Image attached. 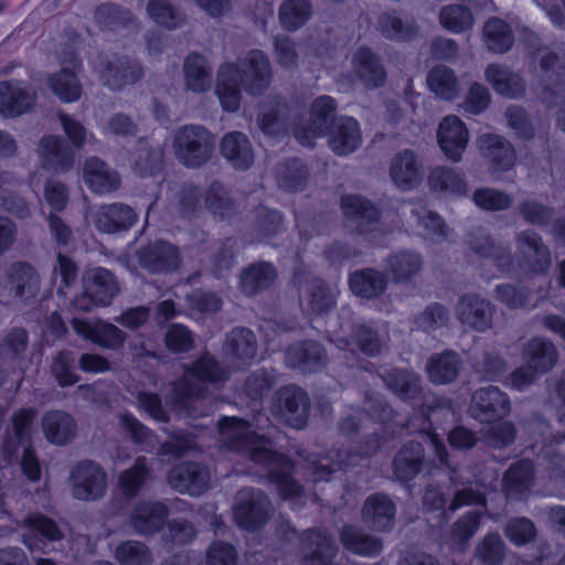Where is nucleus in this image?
Masks as SVG:
<instances>
[{"instance_id": "18", "label": "nucleus", "mask_w": 565, "mask_h": 565, "mask_svg": "<svg viewBox=\"0 0 565 565\" xmlns=\"http://www.w3.org/2000/svg\"><path fill=\"white\" fill-rule=\"evenodd\" d=\"M169 482L179 492L198 495L206 489L209 473L198 465L179 466L170 472Z\"/></svg>"}, {"instance_id": "5", "label": "nucleus", "mask_w": 565, "mask_h": 565, "mask_svg": "<svg viewBox=\"0 0 565 565\" xmlns=\"http://www.w3.org/2000/svg\"><path fill=\"white\" fill-rule=\"evenodd\" d=\"M34 418V411L31 408L21 409L12 418L13 436L9 437L2 446L3 461L10 462L13 456H18V451L22 448L21 468L26 478L31 481L39 480L41 468L33 451L28 446L29 425ZM2 468V459H0Z\"/></svg>"}, {"instance_id": "30", "label": "nucleus", "mask_w": 565, "mask_h": 565, "mask_svg": "<svg viewBox=\"0 0 565 565\" xmlns=\"http://www.w3.org/2000/svg\"><path fill=\"white\" fill-rule=\"evenodd\" d=\"M479 143L487 156L491 158L492 164L498 170H508L514 163V151L511 146L499 136L482 135Z\"/></svg>"}, {"instance_id": "32", "label": "nucleus", "mask_w": 565, "mask_h": 565, "mask_svg": "<svg viewBox=\"0 0 565 565\" xmlns=\"http://www.w3.org/2000/svg\"><path fill=\"white\" fill-rule=\"evenodd\" d=\"M184 77L186 87L195 93L210 88L211 75L205 57L196 54L189 55L184 63Z\"/></svg>"}, {"instance_id": "6", "label": "nucleus", "mask_w": 565, "mask_h": 565, "mask_svg": "<svg viewBox=\"0 0 565 565\" xmlns=\"http://www.w3.org/2000/svg\"><path fill=\"white\" fill-rule=\"evenodd\" d=\"M173 147L175 156L183 164L195 167L209 159L212 150V138L201 127H183L177 132Z\"/></svg>"}, {"instance_id": "38", "label": "nucleus", "mask_w": 565, "mask_h": 565, "mask_svg": "<svg viewBox=\"0 0 565 565\" xmlns=\"http://www.w3.org/2000/svg\"><path fill=\"white\" fill-rule=\"evenodd\" d=\"M275 278V270L270 264L262 263L247 268L241 277L242 290L254 294L269 285Z\"/></svg>"}, {"instance_id": "25", "label": "nucleus", "mask_w": 565, "mask_h": 565, "mask_svg": "<svg viewBox=\"0 0 565 565\" xmlns=\"http://www.w3.org/2000/svg\"><path fill=\"white\" fill-rule=\"evenodd\" d=\"M460 321L477 330H483L489 326L490 307L476 296L463 297L457 308Z\"/></svg>"}, {"instance_id": "28", "label": "nucleus", "mask_w": 565, "mask_h": 565, "mask_svg": "<svg viewBox=\"0 0 565 565\" xmlns=\"http://www.w3.org/2000/svg\"><path fill=\"white\" fill-rule=\"evenodd\" d=\"M167 509L162 503H142L131 514V525L140 533H151L161 527Z\"/></svg>"}, {"instance_id": "2", "label": "nucleus", "mask_w": 565, "mask_h": 565, "mask_svg": "<svg viewBox=\"0 0 565 565\" xmlns=\"http://www.w3.org/2000/svg\"><path fill=\"white\" fill-rule=\"evenodd\" d=\"M271 78L268 60L260 51L247 53L239 63L223 64L217 74L216 94L223 109L234 111L239 106V85L249 94L262 93Z\"/></svg>"}, {"instance_id": "9", "label": "nucleus", "mask_w": 565, "mask_h": 565, "mask_svg": "<svg viewBox=\"0 0 565 565\" xmlns=\"http://www.w3.org/2000/svg\"><path fill=\"white\" fill-rule=\"evenodd\" d=\"M267 513L268 500L262 492L245 489L238 493L234 516L239 526L253 529L265 522Z\"/></svg>"}, {"instance_id": "3", "label": "nucleus", "mask_w": 565, "mask_h": 565, "mask_svg": "<svg viewBox=\"0 0 565 565\" xmlns=\"http://www.w3.org/2000/svg\"><path fill=\"white\" fill-rule=\"evenodd\" d=\"M509 412L508 397L495 387H486L476 391L472 395L470 413L480 422L488 423L489 435L487 443L500 447L513 440L514 429L509 423H501Z\"/></svg>"}, {"instance_id": "57", "label": "nucleus", "mask_w": 565, "mask_h": 565, "mask_svg": "<svg viewBox=\"0 0 565 565\" xmlns=\"http://www.w3.org/2000/svg\"><path fill=\"white\" fill-rule=\"evenodd\" d=\"M383 33L394 40L411 39L414 32L413 23L396 15H386L382 20Z\"/></svg>"}, {"instance_id": "62", "label": "nucleus", "mask_w": 565, "mask_h": 565, "mask_svg": "<svg viewBox=\"0 0 565 565\" xmlns=\"http://www.w3.org/2000/svg\"><path fill=\"white\" fill-rule=\"evenodd\" d=\"M507 535L513 543L522 545L534 536V526L529 520H514L508 525Z\"/></svg>"}, {"instance_id": "16", "label": "nucleus", "mask_w": 565, "mask_h": 565, "mask_svg": "<svg viewBox=\"0 0 565 565\" xmlns=\"http://www.w3.org/2000/svg\"><path fill=\"white\" fill-rule=\"evenodd\" d=\"M72 324L78 335L100 347L116 348L122 343L121 331L113 324L82 319H73Z\"/></svg>"}, {"instance_id": "20", "label": "nucleus", "mask_w": 565, "mask_h": 565, "mask_svg": "<svg viewBox=\"0 0 565 565\" xmlns=\"http://www.w3.org/2000/svg\"><path fill=\"white\" fill-rule=\"evenodd\" d=\"M138 260L141 267L151 273H164L177 268L179 253L173 245L158 242L140 252Z\"/></svg>"}, {"instance_id": "49", "label": "nucleus", "mask_w": 565, "mask_h": 565, "mask_svg": "<svg viewBox=\"0 0 565 565\" xmlns=\"http://www.w3.org/2000/svg\"><path fill=\"white\" fill-rule=\"evenodd\" d=\"M518 247L526 257L536 262L535 270H545L548 265V253L535 234L526 232L520 235Z\"/></svg>"}, {"instance_id": "51", "label": "nucleus", "mask_w": 565, "mask_h": 565, "mask_svg": "<svg viewBox=\"0 0 565 565\" xmlns=\"http://www.w3.org/2000/svg\"><path fill=\"white\" fill-rule=\"evenodd\" d=\"M440 23L452 32H461L471 25L472 17L461 6H449L441 10Z\"/></svg>"}, {"instance_id": "63", "label": "nucleus", "mask_w": 565, "mask_h": 565, "mask_svg": "<svg viewBox=\"0 0 565 565\" xmlns=\"http://www.w3.org/2000/svg\"><path fill=\"white\" fill-rule=\"evenodd\" d=\"M96 21L109 30H115L126 21V14L111 4H105L97 9Z\"/></svg>"}, {"instance_id": "29", "label": "nucleus", "mask_w": 565, "mask_h": 565, "mask_svg": "<svg viewBox=\"0 0 565 565\" xmlns=\"http://www.w3.org/2000/svg\"><path fill=\"white\" fill-rule=\"evenodd\" d=\"M352 64L358 77L370 86L382 85L385 72L367 49L361 47L352 55Z\"/></svg>"}, {"instance_id": "59", "label": "nucleus", "mask_w": 565, "mask_h": 565, "mask_svg": "<svg viewBox=\"0 0 565 565\" xmlns=\"http://www.w3.org/2000/svg\"><path fill=\"white\" fill-rule=\"evenodd\" d=\"M478 556L490 565L498 564L503 554V544L498 535H489L478 547Z\"/></svg>"}, {"instance_id": "26", "label": "nucleus", "mask_w": 565, "mask_h": 565, "mask_svg": "<svg viewBox=\"0 0 565 565\" xmlns=\"http://www.w3.org/2000/svg\"><path fill=\"white\" fill-rule=\"evenodd\" d=\"M42 428L46 439L56 445L67 443L75 434L73 418L62 412L47 413L43 418Z\"/></svg>"}, {"instance_id": "22", "label": "nucleus", "mask_w": 565, "mask_h": 565, "mask_svg": "<svg viewBox=\"0 0 565 565\" xmlns=\"http://www.w3.org/2000/svg\"><path fill=\"white\" fill-rule=\"evenodd\" d=\"M390 175L397 188L409 190L422 180V166L413 152L404 151L392 161Z\"/></svg>"}, {"instance_id": "52", "label": "nucleus", "mask_w": 565, "mask_h": 565, "mask_svg": "<svg viewBox=\"0 0 565 565\" xmlns=\"http://www.w3.org/2000/svg\"><path fill=\"white\" fill-rule=\"evenodd\" d=\"M386 385L397 395L411 397L417 391V377L408 372L394 371L383 376Z\"/></svg>"}, {"instance_id": "23", "label": "nucleus", "mask_w": 565, "mask_h": 565, "mask_svg": "<svg viewBox=\"0 0 565 565\" xmlns=\"http://www.w3.org/2000/svg\"><path fill=\"white\" fill-rule=\"evenodd\" d=\"M395 508L392 501L382 494L370 497L363 508V518L369 526L377 531H387L392 527Z\"/></svg>"}, {"instance_id": "43", "label": "nucleus", "mask_w": 565, "mask_h": 565, "mask_svg": "<svg viewBox=\"0 0 565 565\" xmlns=\"http://www.w3.org/2000/svg\"><path fill=\"white\" fill-rule=\"evenodd\" d=\"M422 448L418 444L403 448L394 460V468L399 479L415 476L420 467Z\"/></svg>"}, {"instance_id": "64", "label": "nucleus", "mask_w": 565, "mask_h": 565, "mask_svg": "<svg viewBox=\"0 0 565 565\" xmlns=\"http://www.w3.org/2000/svg\"><path fill=\"white\" fill-rule=\"evenodd\" d=\"M209 565H234L235 553L232 546L214 543L207 552Z\"/></svg>"}, {"instance_id": "54", "label": "nucleus", "mask_w": 565, "mask_h": 565, "mask_svg": "<svg viewBox=\"0 0 565 565\" xmlns=\"http://www.w3.org/2000/svg\"><path fill=\"white\" fill-rule=\"evenodd\" d=\"M116 558L121 565H147L149 555L146 547L138 542H126L116 551Z\"/></svg>"}, {"instance_id": "4", "label": "nucleus", "mask_w": 565, "mask_h": 565, "mask_svg": "<svg viewBox=\"0 0 565 565\" xmlns=\"http://www.w3.org/2000/svg\"><path fill=\"white\" fill-rule=\"evenodd\" d=\"M224 379V372L218 370L210 355H204L184 375V383L174 388L173 411L177 415L182 413L192 415L191 404L196 403L202 386L206 383L216 384Z\"/></svg>"}, {"instance_id": "39", "label": "nucleus", "mask_w": 565, "mask_h": 565, "mask_svg": "<svg viewBox=\"0 0 565 565\" xmlns=\"http://www.w3.org/2000/svg\"><path fill=\"white\" fill-rule=\"evenodd\" d=\"M484 39L491 51L500 53L508 51L513 43L509 26L499 19H491L486 23Z\"/></svg>"}, {"instance_id": "55", "label": "nucleus", "mask_w": 565, "mask_h": 565, "mask_svg": "<svg viewBox=\"0 0 565 565\" xmlns=\"http://www.w3.org/2000/svg\"><path fill=\"white\" fill-rule=\"evenodd\" d=\"M414 217L417 221L418 225V234L426 237H434L436 235H445L446 228L443 221L434 213L420 209V211H416Z\"/></svg>"}, {"instance_id": "45", "label": "nucleus", "mask_w": 565, "mask_h": 565, "mask_svg": "<svg viewBox=\"0 0 565 565\" xmlns=\"http://www.w3.org/2000/svg\"><path fill=\"white\" fill-rule=\"evenodd\" d=\"M420 258L416 254L401 253L394 255L387 264V271L396 281L408 279L420 268Z\"/></svg>"}, {"instance_id": "8", "label": "nucleus", "mask_w": 565, "mask_h": 565, "mask_svg": "<svg viewBox=\"0 0 565 565\" xmlns=\"http://www.w3.org/2000/svg\"><path fill=\"white\" fill-rule=\"evenodd\" d=\"M72 493L79 500H96L105 493L106 475L94 462L76 466L71 475Z\"/></svg>"}, {"instance_id": "14", "label": "nucleus", "mask_w": 565, "mask_h": 565, "mask_svg": "<svg viewBox=\"0 0 565 565\" xmlns=\"http://www.w3.org/2000/svg\"><path fill=\"white\" fill-rule=\"evenodd\" d=\"M89 217L95 226L104 233L126 231L136 220L134 211L124 204L100 206Z\"/></svg>"}, {"instance_id": "7", "label": "nucleus", "mask_w": 565, "mask_h": 565, "mask_svg": "<svg viewBox=\"0 0 565 565\" xmlns=\"http://www.w3.org/2000/svg\"><path fill=\"white\" fill-rule=\"evenodd\" d=\"M83 296L77 298L73 306L86 311L94 306L108 305L117 292V282L113 275L104 268L88 270L83 278Z\"/></svg>"}, {"instance_id": "12", "label": "nucleus", "mask_w": 565, "mask_h": 565, "mask_svg": "<svg viewBox=\"0 0 565 565\" xmlns=\"http://www.w3.org/2000/svg\"><path fill=\"white\" fill-rule=\"evenodd\" d=\"M335 109L334 100L329 96L317 98L312 105L309 127H297L295 137L303 146H311L313 140L321 137Z\"/></svg>"}, {"instance_id": "37", "label": "nucleus", "mask_w": 565, "mask_h": 565, "mask_svg": "<svg viewBox=\"0 0 565 565\" xmlns=\"http://www.w3.org/2000/svg\"><path fill=\"white\" fill-rule=\"evenodd\" d=\"M226 351L237 356L243 363L253 360L256 353L253 332L246 329L233 330L226 340Z\"/></svg>"}, {"instance_id": "47", "label": "nucleus", "mask_w": 565, "mask_h": 565, "mask_svg": "<svg viewBox=\"0 0 565 565\" xmlns=\"http://www.w3.org/2000/svg\"><path fill=\"white\" fill-rule=\"evenodd\" d=\"M533 473L532 463L529 461H520L507 471L503 483L509 495L514 492H523L529 488Z\"/></svg>"}, {"instance_id": "10", "label": "nucleus", "mask_w": 565, "mask_h": 565, "mask_svg": "<svg viewBox=\"0 0 565 565\" xmlns=\"http://www.w3.org/2000/svg\"><path fill=\"white\" fill-rule=\"evenodd\" d=\"M274 413L288 425L302 428L307 419V397L298 387L288 386L279 391Z\"/></svg>"}, {"instance_id": "17", "label": "nucleus", "mask_w": 565, "mask_h": 565, "mask_svg": "<svg viewBox=\"0 0 565 565\" xmlns=\"http://www.w3.org/2000/svg\"><path fill=\"white\" fill-rule=\"evenodd\" d=\"M328 140L332 151L338 154L344 156L353 152L361 143L359 122L351 117L335 120Z\"/></svg>"}, {"instance_id": "13", "label": "nucleus", "mask_w": 565, "mask_h": 565, "mask_svg": "<svg viewBox=\"0 0 565 565\" xmlns=\"http://www.w3.org/2000/svg\"><path fill=\"white\" fill-rule=\"evenodd\" d=\"M77 66L76 61L72 60L70 65L63 66L60 71L46 77V85L50 90L64 103H74L82 95V85L75 73Z\"/></svg>"}, {"instance_id": "34", "label": "nucleus", "mask_w": 565, "mask_h": 565, "mask_svg": "<svg viewBox=\"0 0 565 565\" xmlns=\"http://www.w3.org/2000/svg\"><path fill=\"white\" fill-rule=\"evenodd\" d=\"M430 189L444 195L462 194L466 192V184L451 169L436 168L428 177Z\"/></svg>"}, {"instance_id": "15", "label": "nucleus", "mask_w": 565, "mask_h": 565, "mask_svg": "<svg viewBox=\"0 0 565 565\" xmlns=\"http://www.w3.org/2000/svg\"><path fill=\"white\" fill-rule=\"evenodd\" d=\"M82 178L86 186L98 194L113 192L120 183L118 174L96 158L85 161Z\"/></svg>"}, {"instance_id": "19", "label": "nucleus", "mask_w": 565, "mask_h": 565, "mask_svg": "<svg viewBox=\"0 0 565 565\" xmlns=\"http://www.w3.org/2000/svg\"><path fill=\"white\" fill-rule=\"evenodd\" d=\"M38 156L43 168L64 171L72 167L74 157L60 137H44L38 147Z\"/></svg>"}, {"instance_id": "27", "label": "nucleus", "mask_w": 565, "mask_h": 565, "mask_svg": "<svg viewBox=\"0 0 565 565\" xmlns=\"http://www.w3.org/2000/svg\"><path fill=\"white\" fill-rule=\"evenodd\" d=\"M524 359L535 373H544L553 367L556 361V351L551 342L534 339L527 344Z\"/></svg>"}, {"instance_id": "1", "label": "nucleus", "mask_w": 565, "mask_h": 565, "mask_svg": "<svg viewBox=\"0 0 565 565\" xmlns=\"http://www.w3.org/2000/svg\"><path fill=\"white\" fill-rule=\"evenodd\" d=\"M220 434L226 447L246 451L254 461L266 463L271 481L284 498L291 499L299 493V487L289 476V461L274 452L268 440L249 434L244 422L234 417L225 418L220 423Z\"/></svg>"}, {"instance_id": "42", "label": "nucleus", "mask_w": 565, "mask_h": 565, "mask_svg": "<svg viewBox=\"0 0 565 565\" xmlns=\"http://www.w3.org/2000/svg\"><path fill=\"white\" fill-rule=\"evenodd\" d=\"M383 277L373 270L355 273L350 278L351 290L361 297L371 298L383 290Z\"/></svg>"}, {"instance_id": "21", "label": "nucleus", "mask_w": 565, "mask_h": 565, "mask_svg": "<svg viewBox=\"0 0 565 565\" xmlns=\"http://www.w3.org/2000/svg\"><path fill=\"white\" fill-rule=\"evenodd\" d=\"M34 103V95L19 82H0V114L17 116Z\"/></svg>"}, {"instance_id": "61", "label": "nucleus", "mask_w": 565, "mask_h": 565, "mask_svg": "<svg viewBox=\"0 0 565 565\" xmlns=\"http://www.w3.org/2000/svg\"><path fill=\"white\" fill-rule=\"evenodd\" d=\"M166 343L174 352L185 351L191 347L192 338L185 327L174 324L167 332Z\"/></svg>"}, {"instance_id": "31", "label": "nucleus", "mask_w": 565, "mask_h": 565, "mask_svg": "<svg viewBox=\"0 0 565 565\" xmlns=\"http://www.w3.org/2000/svg\"><path fill=\"white\" fill-rule=\"evenodd\" d=\"M322 358V349L316 342L297 344L287 351L288 364L305 372H312L320 366Z\"/></svg>"}, {"instance_id": "53", "label": "nucleus", "mask_w": 565, "mask_h": 565, "mask_svg": "<svg viewBox=\"0 0 565 565\" xmlns=\"http://www.w3.org/2000/svg\"><path fill=\"white\" fill-rule=\"evenodd\" d=\"M147 475L145 460L138 458L130 469L122 472L119 477V484L121 490L127 495H134L141 488Z\"/></svg>"}, {"instance_id": "48", "label": "nucleus", "mask_w": 565, "mask_h": 565, "mask_svg": "<svg viewBox=\"0 0 565 565\" xmlns=\"http://www.w3.org/2000/svg\"><path fill=\"white\" fill-rule=\"evenodd\" d=\"M342 210L348 218L369 223L376 218L374 206L359 195H345L342 199Z\"/></svg>"}, {"instance_id": "36", "label": "nucleus", "mask_w": 565, "mask_h": 565, "mask_svg": "<svg viewBox=\"0 0 565 565\" xmlns=\"http://www.w3.org/2000/svg\"><path fill=\"white\" fill-rule=\"evenodd\" d=\"M427 83L433 93L447 100L454 99L459 92L455 74L445 66H437L431 70Z\"/></svg>"}, {"instance_id": "24", "label": "nucleus", "mask_w": 565, "mask_h": 565, "mask_svg": "<svg viewBox=\"0 0 565 565\" xmlns=\"http://www.w3.org/2000/svg\"><path fill=\"white\" fill-rule=\"evenodd\" d=\"M221 152L236 169H246L253 162V151L246 136L231 132L222 139Z\"/></svg>"}, {"instance_id": "44", "label": "nucleus", "mask_w": 565, "mask_h": 565, "mask_svg": "<svg viewBox=\"0 0 565 565\" xmlns=\"http://www.w3.org/2000/svg\"><path fill=\"white\" fill-rule=\"evenodd\" d=\"M96 72L99 73L105 84L111 88H119L125 84L132 83L141 75V70L137 65L124 66L120 64L114 66L109 63L104 68L96 70Z\"/></svg>"}, {"instance_id": "58", "label": "nucleus", "mask_w": 565, "mask_h": 565, "mask_svg": "<svg viewBox=\"0 0 565 565\" xmlns=\"http://www.w3.org/2000/svg\"><path fill=\"white\" fill-rule=\"evenodd\" d=\"M67 190L65 185L56 179L46 180L43 198L44 202L54 211H61L67 202Z\"/></svg>"}, {"instance_id": "46", "label": "nucleus", "mask_w": 565, "mask_h": 565, "mask_svg": "<svg viewBox=\"0 0 565 565\" xmlns=\"http://www.w3.org/2000/svg\"><path fill=\"white\" fill-rule=\"evenodd\" d=\"M310 15V4L307 0H287L280 8V20L285 28L296 30Z\"/></svg>"}, {"instance_id": "60", "label": "nucleus", "mask_w": 565, "mask_h": 565, "mask_svg": "<svg viewBox=\"0 0 565 565\" xmlns=\"http://www.w3.org/2000/svg\"><path fill=\"white\" fill-rule=\"evenodd\" d=\"M73 363L74 359L68 353L60 354L53 363V373L55 374L58 383L63 386L72 385L77 381Z\"/></svg>"}, {"instance_id": "35", "label": "nucleus", "mask_w": 565, "mask_h": 565, "mask_svg": "<svg viewBox=\"0 0 565 565\" xmlns=\"http://www.w3.org/2000/svg\"><path fill=\"white\" fill-rule=\"evenodd\" d=\"M459 370L458 356L452 352H446L433 356L427 366L429 379L434 383L444 384L452 381Z\"/></svg>"}, {"instance_id": "41", "label": "nucleus", "mask_w": 565, "mask_h": 565, "mask_svg": "<svg viewBox=\"0 0 565 565\" xmlns=\"http://www.w3.org/2000/svg\"><path fill=\"white\" fill-rule=\"evenodd\" d=\"M342 542L347 548L363 556H372L381 551V543L377 540L360 533L354 527L343 530Z\"/></svg>"}, {"instance_id": "50", "label": "nucleus", "mask_w": 565, "mask_h": 565, "mask_svg": "<svg viewBox=\"0 0 565 565\" xmlns=\"http://www.w3.org/2000/svg\"><path fill=\"white\" fill-rule=\"evenodd\" d=\"M147 12L156 23L173 29L180 25L182 18L169 4L168 0H149Z\"/></svg>"}, {"instance_id": "11", "label": "nucleus", "mask_w": 565, "mask_h": 565, "mask_svg": "<svg viewBox=\"0 0 565 565\" xmlns=\"http://www.w3.org/2000/svg\"><path fill=\"white\" fill-rule=\"evenodd\" d=\"M437 140L447 158L457 161L468 142V130L456 116H448L439 124Z\"/></svg>"}, {"instance_id": "33", "label": "nucleus", "mask_w": 565, "mask_h": 565, "mask_svg": "<svg viewBox=\"0 0 565 565\" xmlns=\"http://www.w3.org/2000/svg\"><path fill=\"white\" fill-rule=\"evenodd\" d=\"M486 77L493 88L501 95L515 97L523 92V82L511 74L505 67L490 65L486 71Z\"/></svg>"}, {"instance_id": "40", "label": "nucleus", "mask_w": 565, "mask_h": 565, "mask_svg": "<svg viewBox=\"0 0 565 565\" xmlns=\"http://www.w3.org/2000/svg\"><path fill=\"white\" fill-rule=\"evenodd\" d=\"M10 284L17 295L30 297L38 290L39 278L30 265L15 264L11 268Z\"/></svg>"}, {"instance_id": "56", "label": "nucleus", "mask_w": 565, "mask_h": 565, "mask_svg": "<svg viewBox=\"0 0 565 565\" xmlns=\"http://www.w3.org/2000/svg\"><path fill=\"white\" fill-rule=\"evenodd\" d=\"M473 201L479 207L489 211L503 210L511 202L509 196L491 189L477 190L473 194Z\"/></svg>"}]
</instances>
